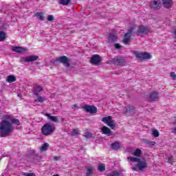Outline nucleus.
Segmentation results:
<instances>
[{
  "mask_svg": "<svg viewBox=\"0 0 176 176\" xmlns=\"http://www.w3.org/2000/svg\"><path fill=\"white\" fill-rule=\"evenodd\" d=\"M98 170L100 172L105 171V164H99Z\"/></svg>",
  "mask_w": 176,
  "mask_h": 176,
  "instance_id": "nucleus-30",
  "label": "nucleus"
},
{
  "mask_svg": "<svg viewBox=\"0 0 176 176\" xmlns=\"http://www.w3.org/2000/svg\"><path fill=\"white\" fill-rule=\"evenodd\" d=\"M132 170H133V171H138V166L136 165V166L132 168Z\"/></svg>",
  "mask_w": 176,
  "mask_h": 176,
  "instance_id": "nucleus-41",
  "label": "nucleus"
},
{
  "mask_svg": "<svg viewBox=\"0 0 176 176\" xmlns=\"http://www.w3.org/2000/svg\"><path fill=\"white\" fill-rule=\"evenodd\" d=\"M83 109L85 112L89 113H97V108L95 106H91L89 104H85L83 106Z\"/></svg>",
  "mask_w": 176,
  "mask_h": 176,
  "instance_id": "nucleus-11",
  "label": "nucleus"
},
{
  "mask_svg": "<svg viewBox=\"0 0 176 176\" xmlns=\"http://www.w3.org/2000/svg\"><path fill=\"white\" fill-rule=\"evenodd\" d=\"M112 64L116 65V67H124L127 64V61L126 59L122 57H116L111 60Z\"/></svg>",
  "mask_w": 176,
  "mask_h": 176,
  "instance_id": "nucleus-7",
  "label": "nucleus"
},
{
  "mask_svg": "<svg viewBox=\"0 0 176 176\" xmlns=\"http://www.w3.org/2000/svg\"><path fill=\"white\" fill-rule=\"evenodd\" d=\"M153 137H159V135H160V134L159 133V131L156 129L153 131Z\"/></svg>",
  "mask_w": 176,
  "mask_h": 176,
  "instance_id": "nucleus-35",
  "label": "nucleus"
},
{
  "mask_svg": "<svg viewBox=\"0 0 176 176\" xmlns=\"http://www.w3.org/2000/svg\"><path fill=\"white\" fill-rule=\"evenodd\" d=\"M135 28H130L128 29V32L124 34V39H123V43L125 45H128L130 42V39H131L132 35H135V32H134Z\"/></svg>",
  "mask_w": 176,
  "mask_h": 176,
  "instance_id": "nucleus-5",
  "label": "nucleus"
},
{
  "mask_svg": "<svg viewBox=\"0 0 176 176\" xmlns=\"http://www.w3.org/2000/svg\"><path fill=\"white\" fill-rule=\"evenodd\" d=\"M107 176H121V175H120V172L118 170H115L113 172L109 173Z\"/></svg>",
  "mask_w": 176,
  "mask_h": 176,
  "instance_id": "nucleus-28",
  "label": "nucleus"
},
{
  "mask_svg": "<svg viewBox=\"0 0 176 176\" xmlns=\"http://www.w3.org/2000/svg\"><path fill=\"white\" fill-rule=\"evenodd\" d=\"M115 47H116V49H122V45H120V44H119V43H116Z\"/></svg>",
  "mask_w": 176,
  "mask_h": 176,
  "instance_id": "nucleus-40",
  "label": "nucleus"
},
{
  "mask_svg": "<svg viewBox=\"0 0 176 176\" xmlns=\"http://www.w3.org/2000/svg\"><path fill=\"white\" fill-rule=\"evenodd\" d=\"M173 128H172V133L176 134V121L173 123Z\"/></svg>",
  "mask_w": 176,
  "mask_h": 176,
  "instance_id": "nucleus-34",
  "label": "nucleus"
},
{
  "mask_svg": "<svg viewBox=\"0 0 176 176\" xmlns=\"http://www.w3.org/2000/svg\"><path fill=\"white\" fill-rule=\"evenodd\" d=\"M69 60L68 59V57L65 56H60L59 58H57L53 63L54 64H56V63L57 62L61 63L62 64H63V65H65V67L68 68L69 67Z\"/></svg>",
  "mask_w": 176,
  "mask_h": 176,
  "instance_id": "nucleus-9",
  "label": "nucleus"
},
{
  "mask_svg": "<svg viewBox=\"0 0 176 176\" xmlns=\"http://www.w3.org/2000/svg\"><path fill=\"white\" fill-rule=\"evenodd\" d=\"M56 130V127L49 123L44 124L41 129L42 133L43 135H50Z\"/></svg>",
  "mask_w": 176,
  "mask_h": 176,
  "instance_id": "nucleus-3",
  "label": "nucleus"
},
{
  "mask_svg": "<svg viewBox=\"0 0 176 176\" xmlns=\"http://www.w3.org/2000/svg\"><path fill=\"white\" fill-rule=\"evenodd\" d=\"M102 122L103 123H105L109 127L113 129L115 127H116V122H115V120L112 119L111 116H107V117H103L102 118Z\"/></svg>",
  "mask_w": 176,
  "mask_h": 176,
  "instance_id": "nucleus-6",
  "label": "nucleus"
},
{
  "mask_svg": "<svg viewBox=\"0 0 176 176\" xmlns=\"http://www.w3.org/2000/svg\"><path fill=\"white\" fill-rule=\"evenodd\" d=\"M155 144H156V142H150V145H155Z\"/></svg>",
  "mask_w": 176,
  "mask_h": 176,
  "instance_id": "nucleus-46",
  "label": "nucleus"
},
{
  "mask_svg": "<svg viewBox=\"0 0 176 176\" xmlns=\"http://www.w3.org/2000/svg\"><path fill=\"white\" fill-rule=\"evenodd\" d=\"M144 144H149V141L146 139H144L143 140Z\"/></svg>",
  "mask_w": 176,
  "mask_h": 176,
  "instance_id": "nucleus-43",
  "label": "nucleus"
},
{
  "mask_svg": "<svg viewBox=\"0 0 176 176\" xmlns=\"http://www.w3.org/2000/svg\"><path fill=\"white\" fill-rule=\"evenodd\" d=\"M22 175H25V176H35V173H22Z\"/></svg>",
  "mask_w": 176,
  "mask_h": 176,
  "instance_id": "nucleus-39",
  "label": "nucleus"
},
{
  "mask_svg": "<svg viewBox=\"0 0 176 176\" xmlns=\"http://www.w3.org/2000/svg\"><path fill=\"white\" fill-rule=\"evenodd\" d=\"M20 125V120L16 118H12L10 115H3L2 116V120L0 122V137H8L12 134L14 126L12 124Z\"/></svg>",
  "mask_w": 176,
  "mask_h": 176,
  "instance_id": "nucleus-1",
  "label": "nucleus"
},
{
  "mask_svg": "<svg viewBox=\"0 0 176 176\" xmlns=\"http://www.w3.org/2000/svg\"><path fill=\"white\" fill-rule=\"evenodd\" d=\"M170 76L173 79V80H176V74L175 72H171Z\"/></svg>",
  "mask_w": 176,
  "mask_h": 176,
  "instance_id": "nucleus-38",
  "label": "nucleus"
},
{
  "mask_svg": "<svg viewBox=\"0 0 176 176\" xmlns=\"http://www.w3.org/2000/svg\"><path fill=\"white\" fill-rule=\"evenodd\" d=\"M44 115L45 116H47V118H48V119L51 122H54L55 123L58 122V118H57V116H52V114H49V113H45Z\"/></svg>",
  "mask_w": 176,
  "mask_h": 176,
  "instance_id": "nucleus-21",
  "label": "nucleus"
},
{
  "mask_svg": "<svg viewBox=\"0 0 176 176\" xmlns=\"http://www.w3.org/2000/svg\"><path fill=\"white\" fill-rule=\"evenodd\" d=\"M93 173V168H87V176L91 175V173Z\"/></svg>",
  "mask_w": 176,
  "mask_h": 176,
  "instance_id": "nucleus-33",
  "label": "nucleus"
},
{
  "mask_svg": "<svg viewBox=\"0 0 176 176\" xmlns=\"http://www.w3.org/2000/svg\"><path fill=\"white\" fill-rule=\"evenodd\" d=\"M101 60L102 58L101 56H100V55L95 54L91 58L90 63L93 65H98V64L101 63Z\"/></svg>",
  "mask_w": 176,
  "mask_h": 176,
  "instance_id": "nucleus-12",
  "label": "nucleus"
},
{
  "mask_svg": "<svg viewBox=\"0 0 176 176\" xmlns=\"http://www.w3.org/2000/svg\"><path fill=\"white\" fill-rule=\"evenodd\" d=\"M134 106L128 105L124 108V112L125 115H134Z\"/></svg>",
  "mask_w": 176,
  "mask_h": 176,
  "instance_id": "nucleus-13",
  "label": "nucleus"
},
{
  "mask_svg": "<svg viewBox=\"0 0 176 176\" xmlns=\"http://www.w3.org/2000/svg\"><path fill=\"white\" fill-rule=\"evenodd\" d=\"M118 41V36L116 34H110L109 36V43H113Z\"/></svg>",
  "mask_w": 176,
  "mask_h": 176,
  "instance_id": "nucleus-22",
  "label": "nucleus"
},
{
  "mask_svg": "<svg viewBox=\"0 0 176 176\" xmlns=\"http://www.w3.org/2000/svg\"><path fill=\"white\" fill-rule=\"evenodd\" d=\"M39 58V56H30L26 58H25V63H32L34 61H36Z\"/></svg>",
  "mask_w": 176,
  "mask_h": 176,
  "instance_id": "nucleus-18",
  "label": "nucleus"
},
{
  "mask_svg": "<svg viewBox=\"0 0 176 176\" xmlns=\"http://www.w3.org/2000/svg\"><path fill=\"white\" fill-rule=\"evenodd\" d=\"M36 16L38 19V20H41V21H43V20H45V17L43 16V12H36Z\"/></svg>",
  "mask_w": 176,
  "mask_h": 176,
  "instance_id": "nucleus-25",
  "label": "nucleus"
},
{
  "mask_svg": "<svg viewBox=\"0 0 176 176\" xmlns=\"http://www.w3.org/2000/svg\"><path fill=\"white\" fill-rule=\"evenodd\" d=\"M6 39V33L5 32H0V41H3Z\"/></svg>",
  "mask_w": 176,
  "mask_h": 176,
  "instance_id": "nucleus-29",
  "label": "nucleus"
},
{
  "mask_svg": "<svg viewBox=\"0 0 176 176\" xmlns=\"http://www.w3.org/2000/svg\"><path fill=\"white\" fill-rule=\"evenodd\" d=\"M127 160L128 162H132V163H138L137 167L140 171H142L144 168H146L148 167V163H146V160L145 159L141 160L135 157H128Z\"/></svg>",
  "mask_w": 176,
  "mask_h": 176,
  "instance_id": "nucleus-2",
  "label": "nucleus"
},
{
  "mask_svg": "<svg viewBox=\"0 0 176 176\" xmlns=\"http://www.w3.org/2000/svg\"><path fill=\"white\" fill-rule=\"evenodd\" d=\"M36 64L38 65L41 64V63L37 62V63H36Z\"/></svg>",
  "mask_w": 176,
  "mask_h": 176,
  "instance_id": "nucleus-48",
  "label": "nucleus"
},
{
  "mask_svg": "<svg viewBox=\"0 0 176 176\" xmlns=\"http://www.w3.org/2000/svg\"><path fill=\"white\" fill-rule=\"evenodd\" d=\"M47 21H54V16L53 15H49L47 18Z\"/></svg>",
  "mask_w": 176,
  "mask_h": 176,
  "instance_id": "nucleus-36",
  "label": "nucleus"
},
{
  "mask_svg": "<svg viewBox=\"0 0 176 176\" xmlns=\"http://www.w3.org/2000/svg\"><path fill=\"white\" fill-rule=\"evenodd\" d=\"M37 100L38 102H43L45 101V98L42 96H39V95L37 96Z\"/></svg>",
  "mask_w": 176,
  "mask_h": 176,
  "instance_id": "nucleus-37",
  "label": "nucleus"
},
{
  "mask_svg": "<svg viewBox=\"0 0 176 176\" xmlns=\"http://www.w3.org/2000/svg\"><path fill=\"white\" fill-rule=\"evenodd\" d=\"M84 137H85V138H91L92 135H91V133L90 132H89V131H85V132Z\"/></svg>",
  "mask_w": 176,
  "mask_h": 176,
  "instance_id": "nucleus-32",
  "label": "nucleus"
},
{
  "mask_svg": "<svg viewBox=\"0 0 176 176\" xmlns=\"http://www.w3.org/2000/svg\"><path fill=\"white\" fill-rule=\"evenodd\" d=\"M102 134H105V135H107L108 137L112 135V131H111L110 129L106 126H103L102 127Z\"/></svg>",
  "mask_w": 176,
  "mask_h": 176,
  "instance_id": "nucleus-15",
  "label": "nucleus"
},
{
  "mask_svg": "<svg viewBox=\"0 0 176 176\" xmlns=\"http://www.w3.org/2000/svg\"><path fill=\"white\" fill-rule=\"evenodd\" d=\"M12 50V52H16V53H25L27 52L26 48L21 47H13Z\"/></svg>",
  "mask_w": 176,
  "mask_h": 176,
  "instance_id": "nucleus-19",
  "label": "nucleus"
},
{
  "mask_svg": "<svg viewBox=\"0 0 176 176\" xmlns=\"http://www.w3.org/2000/svg\"><path fill=\"white\" fill-rule=\"evenodd\" d=\"M75 108H78V104H75L73 105L72 109L75 110Z\"/></svg>",
  "mask_w": 176,
  "mask_h": 176,
  "instance_id": "nucleus-44",
  "label": "nucleus"
},
{
  "mask_svg": "<svg viewBox=\"0 0 176 176\" xmlns=\"http://www.w3.org/2000/svg\"><path fill=\"white\" fill-rule=\"evenodd\" d=\"M171 162H173V157H169L168 158V163H171Z\"/></svg>",
  "mask_w": 176,
  "mask_h": 176,
  "instance_id": "nucleus-42",
  "label": "nucleus"
},
{
  "mask_svg": "<svg viewBox=\"0 0 176 176\" xmlns=\"http://www.w3.org/2000/svg\"><path fill=\"white\" fill-rule=\"evenodd\" d=\"M111 148L114 151H118V149H120V142H116L111 144Z\"/></svg>",
  "mask_w": 176,
  "mask_h": 176,
  "instance_id": "nucleus-23",
  "label": "nucleus"
},
{
  "mask_svg": "<svg viewBox=\"0 0 176 176\" xmlns=\"http://www.w3.org/2000/svg\"><path fill=\"white\" fill-rule=\"evenodd\" d=\"M71 0H60L59 3L60 5H63L64 6H67V5H69Z\"/></svg>",
  "mask_w": 176,
  "mask_h": 176,
  "instance_id": "nucleus-26",
  "label": "nucleus"
},
{
  "mask_svg": "<svg viewBox=\"0 0 176 176\" xmlns=\"http://www.w3.org/2000/svg\"><path fill=\"white\" fill-rule=\"evenodd\" d=\"M7 82L8 83H12L13 82H16V76H14L13 75L8 76Z\"/></svg>",
  "mask_w": 176,
  "mask_h": 176,
  "instance_id": "nucleus-24",
  "label": "nucleus"
},
{
  "mask_svg": "<svg viewBox=\"0 0 176 176\" xmlns=\"http://www.w3.org/2000/svg\"><path fill=\"white\" fill-rule=\"evenodd\" d=\"M43 90V87H42L39 85H37L34 87L33 93H34V96L38 97L39 96L38 93H40V91H42Z\"/></svg>",
  "mask_w": 176,
  "mask_h": 176,
  "instance_id": "nucleus-20",
  "label": "nucleus"
},
{
  "mask_svg": "<svg viewBox=\"0 0 176 176\" xmlns=\"http://www.w3.org/2000/svg\"><path fill=\"white\" fill-rule=\"evenodd\" d=\"M53 176H60V175H54Z\"/></svg>",
  "mask_w": 176,
  "mask_h": 176,
  "instance_id": "nucleus-50",
  "label": "nucleus"
},
{
  "mask_svg": "<svg viewBox=\"0 0 176 176\" xmlns=\"http://www.w3.org/2000/svg\"><path fill=\"white\" fill-rule=\"evenodd\" d=\"M150 8L153 10H159L162 8V1H160V0H153L151 1Z\"/></svg>",
  "mask_w": 176,
  "mask_h": 176,
  "instance_id": "nucleus-10",
  "label": "nucleus"
},
{
  "mask_svg": "<svg viewBox=\"0 0 176 176\" xmlns=\"http://www.w3.org/2000/svg\"><path fill=\"white\" fill-rule=\"evenodd\" d=\"M18 97H21V94H18Z\"/></svg>",
  "mask_w": 176,
  "mask_h": 176,
  "instance_id": "nucleus-49",
  "label": "nucleus"
},
{
  "mask_svg": "<svg viewBox=\"0 0 176 176\" xmlns=\"http://www.w3.org/2000/svg\"><path fill=\"white\" fill-rule=\"evenodd\" d=\"M162 5L166 9H170L173 6V0H162Z\"/></svg>",
  "mask_w": 176,
  "mask_h": 176,
  "instance_id": "nucleus-14",
  "label": "nucleus"
},
{
  "mask_svg": "<svg viewBox=\"0 0 176 176\" xmlns=\"http://www.w3.org/2000/svg\"><path fill=\"white\" fill-rule=\"evenodd\" d=\"M48 148H49V144L47 143H45L41 147V152H45V151Z\"/></svg>",
  "mask_w": 176,
  "mask_h": 176,
  "instance_id": "nucleus-27",
  "label": "nucleus"
},
{
  "mask_svg": "<svg viewBox=\"0 0 176 176\" xmlns=\"http://www.w3.org/2000/svg\"><path fill=\"white\" fill-rule=\"evenodd\" d=\"M151 32H152L151 28H148L146 26L142 25L139 27L137 31V35H138V36H141V35H146V34H151Z\"/></svg>",
  "mask_w": 176,
  "mask_h": 176,
  "instance_id": "nucleus-8",
  "label": "nucleus"
},
{
  "mask_svg": "<svg viewBox=\"0 0 176 176\" xmlns=\"http://www.w3.org/2000/svg\"><path fill=\"white\" fill-rule=\"evenodd\" d=\"M133 54L138 60H151L152 55L148 52H140L139 51H135Z\"/></svg>",
  "mask_w": 176,
  "mask_h": 176,
  "instance_id": "nucleus-4",
  "label": "nucleus"
},
{
  "mask_svg": "<svg viewBox=\"0 0 176 176\" xmlns=\"http://www.w3.org/2000/svg\"><path fill=\"white\" fill-rule=\"evenodd\" d=\"M127 151L129 153L133 155V156H136V157H140L141 156V149L140 148H137L135 152H132L131 148H127Z\"/></svg>",
  "mask_w": 176,
  "mask_h": 176,
  "instance_id": "nucleus-17",
  "label": "nucleus"
},
{
  "mask_svg": "<svg viewBox=\"0 0 176 176\" xmlns=\"http://www.w3.org/2000/svg\"><path fill=\"white\" fill-rule=\"evenodd\" d=\"M159 100V94L156 91L152 92L149 96V101H156Z\"/></svg>",
  "mask_w": 176,
  "mask_h": 176,
  "instance_id": "nucleus-16",
  "label": "nucleus"
},
{
  "mask_svg": "<svg viewBox=\"0 0 176 176\" xmlns=\"http://www.w3.org/2000/svg\"><path fill=\"white\" fill-rule=\"evenodd\" d=\"M79 134V129H73L71 133L72 137H75Z\"/></svg>",
  "mask_w": 176,
  "mask_h": 176,
  "instance_id": "nucleus-31",
  "label": "nucleus"
},
{
  "mask_svg": "<svg viewBox=\"0 0 176 176\" xmlns=\"http://www.w3.org/2000/svg\"><path fill=\"white\" fill-rule=\"evenodd\" d=\"M173 35H174V38H175V39H176V30L173 32Z\"/></svg>",
  "mask_w": 176,
  "mask_h": 176,
  "instance_id": "nucleus-47",
  "label": "nucleus"
},
{
  "mask_svg": "<svg viewBox=\"0 0 176 176\" xmlns=\"http://www.w3.org/2000/svg\"><path fill=\"white\" fill-rule=\"evenodd\" d=\"M54 160H60V157H54Z\"/></svg>",
  "mask_w": 176,
  "mask_h": 176,
  "instance_id": "nucleus-45",
  "label": "nucleus"
}]
</instances>
